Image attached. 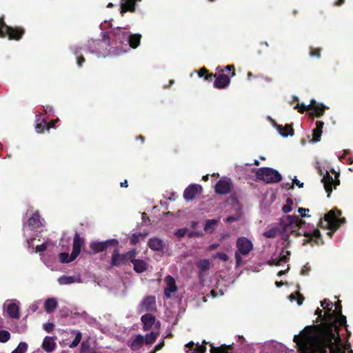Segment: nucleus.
Returning <instances> with one entry per match:
<instances>
[{"instance_id":"1","label":"nucleus","mask_w":353,"mask_h":353,"mask_svg":"<svg viewBox=\"0 0 353 353\" xmlns=\"http://www.w3.org/2000/svg\"><path fill=\"white\" fill-rule=\"evenodd\" d=\"M333 303L328 301L325 310V322L307 326L299 335H294V343L298 346L299 353H341V338L334 336L336 328L334 321L335 312L332 311Z\"/></svg>"},{"instance_id":"2","label":"nucleus","mask_w":353,"mask_h":353,"mask_svg":"<svg viewBox=\"0 0 353 353\" xmlns=\"http://www.w3.org/2000/svg\"><path fill=\"white\" fill-rule=\"evenodd\" d=\"M303 224H305V221L300 219L297 216H284L281 219L279 226L272 228L265 232L263 234L268 238H274L278 235L288 238L289 233L292 234L296 230H299Z\"/></svg>"},{"instance_id":"3","label":"nucleus","mask_w":353,"mask_h":353,"mask_svg":"<svg viewBox=\"0 0 353 353\" xmlns=\"http://www.w3.org/2000/svg\"><path fill=\"white\" fill-rule=\"evenodd\" d=\"M341 211L337 208L330 210L319 221L318 226L326 232V234L332 236L334 232L345 222L344 217L341 218Z\"/></svg>"},{"instance_id":"4","label":"nucleus","mask_w":353,"mask_h":353,"mask_svg":"<svg viewBox=\"0 0 353 353\" xmlns=\"http://www.w3.org/2000/svg\"><path fill=\"white\" fill-rule=\"evenodd\" d=\"M255 170V176L256 179L263 181L266 183H275L281 181L282 176L281 174L270 168H260L254 169L252 172Z\"/></svg>"},{"instance_id":"5","label":"nucleus","mask_w":353,"mask_h":353,"mask_svg":"<svg viewBox=\"0 0 353 353\" xmlns=\"http://www.w3.org/2000/svg\"><path fill=\"white\" fill-rule=\"evenodd\" d=\"M45 223V220L41 218L39 210L34 211L23 225L24 234L26 232H32L35 230L44 228Z\"/></svg>"},{"instance_id":"6","label":"nucleus","mask_w":353,"mask_h":353,"mask_svg":"<svg viewBox=\"0 0 353 353\" xmlns=\"http://www.w3.org/2000/svg\"><path fill=\"white\" fill-rule=\"evenodd\" d=\"M137 252L135 250H132L129 252L122 254H119L118 251L115 250L112 255V265L114 266H121L132 261L136 256Z\"/></svg>"},{"instance_id":"7","label":"nucleus","mask_w":353,"mask_h":353,"mask_svg":"<svg viewBox=\"0 0 353 353\" xmlns=\"http://www.w3.org/2000/svg\"><path fill=\"white\" fill-rule=\"evenodd\" d=\"M47 230L43 228L39 230H35L32 232H26L24 236L26 238L27 243H32L33 241H38L41 243H49L47 238Z\"/></svg>"},{"instance_id":"8","label":"nucleus","mask_w":353,"mask_h":353,"mask_svg":"<svg viewBox=\"0 0 353 353\" xmlns=\"http://www.w3.org/2000/svg\"><path fill=\"white\" fill-rule=\"evenodd\" d=\"M339 173H336L335 175V179H333L332 176H330V174L328 173V172H326L325 175L323 176L322 179V182L324 185V188L327 193V197L330 196V194L332 192V185L334 186V188L337 185H339L340 181L339 179Z\"/></svg>"},{"instance_id":"9","label":"nucleus","mask_w":353,"mask_h":353,"mask_svg":"<svg viewBox=\"0 0 353 353\" xmlns=\"http://www.w3.org/2000/svg\"><path fill=\"white\" fill-rule=\"evenodd\" d=\"M157 302L155 296L148 295L143 298L139 305V312H156Z\"/></svg>"},{"instance_id":"10","label":"nucleus","mask_w":353,"mask_h":353,"mask_svg":"<svg viewBox=\"0 0 353 353\" xmlns=\"http://www.w3.org/2000/svg\"><path fill=\"white\" fill-rule=\"evenodd\" d=\"M81 244H73L72 251L70 255L68 252H62L59 254V260L61 263H69L75 260L80 254Z\"/></svg>"},{"instance_id":"11","label":"nucleus","mask_w":353,"mask_h":353,"mask_svg":"<svg viewBox=\"0 0 353 353\" xmlns=\"http://www.w3.org/2000/svg\"><path fill=\"white\" fill-rule=\"evenodd\" d=\"M237 250L235 252L236 266L239 267L243 263L241 256H247L253 250V244H236Z\"/></svg>"},{"instance_id":"12","label":"nucleus","mask_w":353,"mask_h":353,"mask_svg":"<svg viewBox=\"0 0 353 353\" xmlns=\"http://www.w3.org/2000/svg\"><path fill=\"white\" fill-rule=\"evenodd\" d=\"M5 37H8L10 40H20L25 34V29L20 26H6Z\"/></svg>"},{"instance_id":"13","label":"nucleus","mask_w":353,"mask_h":353,"mask_svg":"<svg viewBox=\"0 0 353 353\" xmlns=\"http://www.w3.org/2000/svg\"><path fill=\"white\" fill-rule=\"evenodd\" d=\"M310 110H312L309 112L310 117L314 119V117H320L323 115L325 109L327 108L323 105V103H317L314 99H312L310 101V104L308 105Z\"/></svg>"},{"instance_id":"14","label":"nucleus","mask_w":353,"mask_h":353,"mask_svg":"<svg viewBox=\"0 0 353 353\" xmlns=\"http://www.w3.org/2000/svg\"><path fill=\"white\" fill-rule=\"evenodd\" d=\"M233 187L230 179H220L215 185V192L219 194H228Z\"/></svg>"},{"instance_id":"15","label":"nucleus","mask_w":353,"mask_h":353,"mask_svg":"<svg viewBox=\"0 0 353 353\" xmlns=\"http://www.w3.org/2000/svg\"><path fill=\"white\" fill-rule=\"evenodd\" d=\"M290 256V252L287 250L286 247L282 248L281 252L278 257L272 258L268 264L270 265H280L281 263H286Z\"/></svg>"},{"instance_id":"16","label":"nucleus","mask_w":353,"mask_h":353,"mask_svg":"<svg viewBox=\"0 0 353 353\" xmlns=\"http://www.w3.org/2000/svg\"><path fill=\"white\" fill-rule=\"evenodd\" d=\"M199 189H201V186L196 184H191L186 188L183 192V198L185 201H192L197 194Z\"/></svg>"},{"instance_id":"17","label":"nucleus","mask_w":353,"mask_h":353,"mask_svg":"<svg viewBox=\"0 0 353 353\" xmlns=\"http://www.w3.org/2000/svg\"><path fill=\"white\" fill-rule=\"evenodd\" d=\"M230 83V78L225 74H217L214 81V87L217 89H224Z\"/></svg>"},{"instance_id":"18","label":"nucleus","mask_w":353,"mask_h":353,"mask_svg":"<svg viewBox=\"0 0 353 353\" xmlns=\"http://www.w3.org/2000/svg\"><path fill=\"white\" fill-rule=\"evenodd\" d=\"M166 288L164 289V294L167 298L170 297V294L176 292L177 287L174 279L170 275L165 277Z\"/></svg>"},{"instance_id":"19","label":"nucleus","mask_w":353,"mask_h":353,"mask_svg":"<svg viewBox=\"0 0 353 353\" xmlns=\"http://www.w3.org/2000/svg\"><path fill=\"white\" fill-rule=\"evenodd\" d=\"M141 0H121V14L123 16L127 12H134L136 10V3Z\"/></svg>"},{"instance_id":"20","label":"nucleus","mask_w":353,"mask_h":353,"mask_svg":"<svg viewBox=\"0 0 353 353\" xmlns=\"http://www.w3.org/2000/svg\"><path fill=\"white\" fill-rule=\"evenodd\" d=\"M141 321L143 323V330L148 331L156 323V317L150 313H147L141 316Z\"/></svg>"},{"instance_id":"21","label":"nucleus","mask_w":353,"mask_h":353,"mask_svg":"<svg viewBox=\"0 0 353 353\" xmlns=\"http://www.w3.org/2000/svg\"><path fill=\"white\" fill-rule=\"evenodd\" d=\"M112 34L115 38L116 43L119 44L123 43L125 41H127L129 37L127 32L124 31L121 28H117L116 29H114Z\"/></svg>"},{"instance_id":"22","label":"nucleus","mask_w":353,"mask_h":353,"mask_svg":"<svg viewBox=\"0 0 353 353\" xmlns=\"http://www.w3.org/2000/svg\"><path fill=\"white\" fill-rule=\"evenodd\" d=\"M42 347L47 352H52L56 347V343L53 337L45 336L42 343Z\"/></svg>"},{"instance_id":"23","label":"nucleus","mask_w":353,"mask_h":353,"mask_svg":"<svg viewBox=\"0 0 353 353\" xmlns=\"http://www.w3.org/2000/svg\"><path fill=\"white\" fill-rule=\"evenodd\" d=\"M339 316L336 317V314L334 316V321H336V328L333 330V333L336 337L339 336V328L337 324L339 323L341 326L345 325L347 324V318L342 314H339Z\"/></svg>"},{"instance_id":"24","label":"nucleus","mask_w":353,"mask_h":353,"mask_svg":"<svg viewBox=\"0 0 353 353\" xmlns=\"http://www.w3.org/2000/svg\"><path fill=\"white\" fill-rule=\"evenodd\" d=\"M133 263L134 270L136 272L141 273L144 272L148 269V264L144 261L140 259H136L135 257L132 261Z\"/></svg>"},{"instance_id":"25","label":"nucleus","mask_w":353,"mask_h":353,"mask_svg":"<svg viewBox=\"0 0 353 353\" xmlns=\"http://www.w3.org/2000/svg\"><path fill=\"white\" fill-rule=\"evenodd\" d=\"M196 267L199 269L200 276L202 272H206L211 268L212 263L208 259H202L196 262Z\"/></svg>"},{"instance_id":"26","label":"nucleus","mask_w":353,"mask_h":353,"mask_svg":"<svg viewBox=\"0 0 353 353\" xmlns=\"http://www.w3.org/2000/svg\"><path fill=\"white\" fill-rule=\"evenodd\" d=\"M234 350L232 345L223 344L219 347L212 346L210 349L211 353H230Z\"/></svg>"},{"instance_id":"27","label":"nucleus","mask_w":353,"mask_h":353,"mask_svg":"<svg viewBox=\"0 0 353 353\" xmlns=\"http://www.w3.org/2000/svg\"><path fill=\"white\" fill-rule=\"evenodd\" d=\"M141 39V34H132L129 35L127 41L132 48L136 49L140 45Z\"/></svg>"},{"instance_id":"28","label":"nucleus","mask_w":353,"mask_h":353,"mask_svg":"<svg viewBox=\"0 0 353 353\" xmlns=\"http://www.w3.org/2000/svg\"><path fill=\"white\" fill-rule=\"evenodd\" d=\"M276 128L280 134L283 137L294 135V129L292 125L286 124L285 126H283L281 125H277Z\"/></svg>"},{"instance_id":"29","label":"nucleus","mask_w":353,"mask_h":353,"mask_svg":"<svg viewBox=\"0 0 353 353\" xmlns=\"http://www.w3.org/2000/svg\"><path fill=\"white\" fill-rule=\"evenodd\" d=\"M144 343L143 335H137L131 342L130 346L132 350H139Z\"/></svg>"},{"instance_id":"30","label":"nucleus","mask_w":353,"mask_h":353,"mask_svg":"<svg viewBox=\"0 0 353 353\" xmlns=\"http://www.w3.org/2000/svg\"><path fill=\"white\" fill-rule=\"evenodd\" d=\"M57 307V302L54 298H50L46 299L44 304L45 310L48 313H51L54 311Z\"/></svg>"},{"instance_id":"31","label":"nucleus","mask_w":353,"mask_h":353,"mask_svg":"<svg viewBox=\"0 0 353 353\" xmlns=\"http://www.w3.org/2000/svg\"><path fill=\"white\" fill-rule=\"evenodd\" d=\"M148 236V232H137L134 233L132 235L130 243H140L141 241H145L146 238Z\"/></svg>"},{"instance_id":"32","label":"nucleus","mask_w":353,"mask_h":353,"mask_svg":"<svg viewBox=\"0 0 353 353\" xmlns=\"http://www.w3.org/2000/svg\"><path fill=\"white\" fill-rule=\"evenodd\" d=\"M7 312L10 317L13 319L19 318V306L17 303H10L8 305Z\"/></svg>"},{"instance_id":"33","label":"nucleus","mask_w":353,"mask_h":353,"mask_svg":"<svg viewBox=\"0 0 353 353\" xmlns=\"http://www.w3.org/2000/svg\"><path fill=\"white\" fill-rule=\"evenodd\" d=\"M303 235L305 238L303 239V243H310L311 241L313 240L314 238L320 239L321 233L318 229L314 230L312 233L309 234L308 232H304Z\"/></svg>"},{"instance_id":"34","label":"nucleus","mask_w":353,"mask_h":353,"mask_svg":"<svg viewBox=\"0 0 353 353\" xmlns=\"http://www.w3.org/2000/svg\"><path fill=\"white\" fill-rule=\"evenodd\" d=\"M158 336L159 332H151L150 333L148 334L145 337H143L145 344L154 343Z\"/></svg>"},{"instance_id":"35","label":"nucleus","mask_w":353,"mask_h":353,"mask_svg":"<svg viewBox=\"0 0 353 353\" xmlns=\"http://www.w3.org/2000/svg\"><path fill=\"white\" fill-rule=\"evenodd\" d=\"M72 333L75 334L76 336H74V340L72 341V343H70V347L74 348L77 347V345L80 343L82 335L81 332L79 330H72Z\"/></svg>"},{"instance_id":"36","label":"nucleus","mask_w":353,"mask_h":353,"mask_svg":"<svg viewBox=\"0 0 353 353\" xmlns=\"http://www.w3.org/2000/svg\"><path fill=\"white\" fill-rule=\"evenodd\" d=\"M218 223L216 219L207 220L204 227V230L207 232H212Z\"/></svg>"},{"instance_id":"37","label":"nucleus","mask_w":353,"mask_h":353,"mask_svg":"<svg viewBox=\"0 0 353 353\" xmlns=\"http://www.w3.org/2000/svg\"><path fill=\"white\" fill-rule=\"evenodd\" d=\"M28 350V344L25 342L19 343L16 349L11 352V353H26Z\"/></svg>"},{"instance_id":"38","label":"nucleus","mask_w":353,"mask_h":353,"mask_svg":"<svg viewBox=\"0 0 353 353\" xmlns=\"http://www.w3.org/2000/svg\"><path fill=\"white\" fill-rule=\"evenodd\" d=\"M10 339V334L8 330H0V343H5Z\"/></svg>"},{"instance_id":"39","label":"nucleus","mask_w":353,"mask_h":353,"mask_svg":"<svg viewBox=\"0 0 353 353\" xmlns=\"http://www.w3.org/2000/svg\"><path fill=\"white\" fill-rule=\"evenodd\" d=\"M293 205V201L290 198H288L285 204L282 208V211L284 213H288L292 211Z\"/></svg>"},{"instance_id":"40","label":"nucleus","mask_w":353,"mask_h":353,"mask_svg":"<svg viewBox=\"0 0 353 353\" xmlns=\"http://www.w3.org/2000/svg\"><path fill=\"white\" fill-rule=\"evenodd\" d=\"M109 244H91V248L95 253L104 251Z\"/></svg>"},{"instance_id":"41","label":"nucleus","mask_w":353,"mask_h":353,"mask_svg":"<svg viewBox=\"0 0 353 353\" xmlns=\"http://www.w3.org/2000/svg\"><path fill=\"white\" fill-rule=\"evenodd\" d=\"M216 70L219 72H221L222 74H223V72L225 71H228V72H232L231 73V76L232 77H234L235 76L236 74V72H235V68H234V65H226L224 69H220V67H218L216 68Z\"/></svg>"},{"instance_id":"42","label":"nucleus","mask_w":353,"mask_h":353,"mask_svg":"<svg viewBox=\"0 0 353 353\" xmlns=\"http://www.w3.org/2000/svg\"><path fill=\"white\" fill-rule=\"evenodd\" d=\"M322 134V130L315 128L312 132V141L314 142L319 141Z\"/></svg>"},{"instance_id":"43","label":"nucleus","mask_w":353,"mask_h":353,"mask_svg":"<svg viewBox=\"0 0 353 353\" xmlns=\"http://www.w3.org/2000/svg\"><path fill=\"white\" fill-rule=\"evenodd\" d=\"M214 259H219L223 262H228L229 261V256L227 254L223 252H217L212 256Z\"/></svg>"},{"instance_id":"44","label":"nucleus","mask_w":353,"mask_h":353,"mask_svg":"<svg viewBox=\"0 0 353 353\" xmlns=\"http://www.w3.org/2000/svg\"><path fill=\"white\" fill-rule=\"evenodd\" d=\"M58 281H59V283L61 285H68L74 282V278L72 276H63Z\"/></svg>"},{"instance_id":"45","label":"nucleus","mask_w":353,"mask_h":353,"mask_svg":"<svg viewBox=\"0 0 353 353\" xmlns=\"http://www.w3.org/2000/svg\"><path fill=\"white\" fill-rule=\"evenodd\" d=\"M321 48H310V55L312 57L320 58L321 57Z\"/></svg>"},{"instance_id":"46","label":"nucleus","mask_w":353,"mask_h":353,"mask_svg":"<svg viewBox=\"0 0 353 353\" xmlns=\"http://www.w3.org/2000/svg\"><path fill=\"white\" fill-rule=\"evenodd\" d=\"M6 26H8L4 21V17L0 18V37H5Z\"/></svg>"},{"instance_id":"47","label":"nucleus","mask_w":353,"mask_h":353,"mask_svg":"<svg viewBox=\"0 0 353 353\" xmlns=\"http://www.w3.org/2000/svg\"><path fill=\"white\" fill-rule=\"evenodd\" d=\"M73 235V232H63L62 236H61V243H63V242H69L72 238V236Z\"/></svg>"},{"instance_id":"48","label":"nucleus","mask_w":353,"mask_h":353,"mask_svg":"<svg viewBox=\"0 0 353 353\" xmlns=\"http://www.w3.org/2000/svg\"><path fill=\"white\" fill-rule=\"evenodd\" d=\"M294 109H298V111L300 112V113H303L305 111H308L310 110V108H309L308 107V105H305L303 103H302L301 105L299 103H297L294 107Z\"/></svg>"},{"instance_id":"49","label":"nucleus","mask_w":353,"mask_h":353,"mask_svg":"<svg viewBox=\"0 0 353 353\" xmlns=\"http://www.w3.org/2000/svg\"><path fill=\"white\" fill-rule=\"evenodd\" d=\"M322 312H323V311L321 310H320L319 308H317L315 312V314L317 315L316 321H321V323L325 322V314L323 315Z\"/></svg>"},{"instance_id":"50","label":"nucleus","mask_w":353,"mask_h":353,"mask_svg":"<svg viewBox=\"0 0 353 353\" xmlns=\"http://www.w3.org/2000/svg\"><path fill=\"white\" fill-rule=\"evenodd\" d=\"M188 232V230L186 229V228H181V229H179L176 232H175V235L176 236H177L179 239H180L181 237H183L184 236L186 233Z\"/></svg>"},{"instance_id":"51","label":"nucleus","mask_w":353,"mask_h":353,"mask_svg":"<svg viewBox=\"0 0 353 353\" xmlns=\"http://www.w3.org/2000/svg\"><path fill=\"white\" fill-rule=\"evenodd\" d=\"M43 329L48 332L50 333L54 329V325L52 323H48L43 325Z\"/></svg>"},{"instance_id":"52","label":"nucleus","mask_w":353,"mask_h":353,"mask_svg":"<svg viewBox=\"0 0 353 353\" xmlns=\"http://www.w3.org/2000/svg\"><path fill=\"white\" fill-rule=\"evenodd\" d=\"M74 236H73V242L72 243H83L84 240L83 238H81L80 236V235L77 232H75L74 234H73Z\"/></svg>"},{"instance_id":"53","label":"nucleus","mask_w":353,"mask_h":353,"mask_svg":"<svg viewBox=\"0 0 353 353\" xmlns=\"http://www.w3.org/2000/svg\"><path fill=\"white\" fill-rule=\"evenodd\" d=\"M47 246L46 244H40L37 245L34 248V252H41L46 250Z\"/></svg>"},{"instance_id":"54","label":"nucleus","mask_w":353,"mask_h":353,"mask_svg":"<svg viewBox=\"0 0 353 353\" xmlns=\"http://www.w3.org/2000/svg\"><path fill=\"white\" fill-rule=\"evenodd\" d=\"M71 50H72V53L76 56V58L78 57L79 55H82L81 48H79V47L71 48Z\"/></svg>"},{"instance_id":"55","label":"nucleus","mask_w":353,"mask_h":353,"mask_svg":"<svg viewBox=\"0 0 353 353\" xmlns=\"http://www.w3.org/2000/svg\"><path fill=\"white\" fill-rule=\"evenodd\" d=\"M310 270V268L308 265V263H306L305 265H303L302 267V269L301 271V274L304 275V276L307 275Z\"/></svg>"},{"instance_id":"56","label":"nucleus","mask_w":353,"mask_h":353,"mask_svg":"<svg viewBox=\"0 0 353 353\" xmlns=\"http://www.w3.org/2000/svg\"><path fill=\"white\" fill-rule=\"evenodd\" d=\"M208 70L206 68L203 67L198 71V75L199 77H205L206 74H208Z\"/></svg>"},{"instance_id":"57","label":"nucleus","mask_w":353,"mask_h":353,"mask_svg":"<svg viewBox=\"0 0 353 353\" xmlns=\"http://www.w3.org/2000/svg\"><path fill=\"white\" fill-rule=\"evenodd\" d=\"M45 128L46 125L43 124L42 123H38L36 125L35 129L38 133H41L43 132Z\"/></svg>"},{"instance_id":"58","label":"nucleus","mask_w":353,"mask_h":353,"mask_svg":"<svg viewBox=\"0 0 353 353\" xmlns=\"http://www.w3.org/2000/svg\"><path fill=\"white\" fill-rule=\"evenodd\" d=\"M149 247L152 250H161L163 248V244H148Z\"/></svg>"},{"instance_id":"59","label":"nucleus","mask_w":353,"mask_h":353,"mask_svg":"<svg viewBox=\"0 0 353 353\" xmlns=\"http://www.w3.org/2000/svg\"><path fill=\"white\" fill-rule=\"evenodd\" d=\"M216 77V74L208 73L204 77V79L208 81H212Z\"/></svg>"},{"instance_id":"60","label":"nucleus","mask_w":353,"mask_h":353,"mask_svg":"<svg viewBox=\"0 0 353 353\" xmlns=\"http://www.w3.org/2000/svg\"><path fill=\"white\" fill-rule=\"evenodd\" d=\"M335 314H342V305L340 301L335 305Z\"/></svg>"},{"instance_id":"61","label":"nucleus","mask_w":353,"mask_h":353,"mask_svg":"<svg viewBox=\"0 0 353 353\" xmlns=\"http://www.w3.org/2000/svg\"><path fill=\"white\" fill-rule=\"evenodd\" d=\"M164 345L165 342L162 340L160 343L156 345V346L154 347V350H153V351L151 352L150 353H156V352L160 350Z\"/></svg>"},{"instance_id":"62","label":"nucleus","mask_w":353,"mask_h":353,"mask_svg":"<svg viewBox=\"0 0 353 353\" xmlns=\"http://www.w3.org/2000/svg\"><path fill=\"white\" fill-rule=\"evenodd\" d=\"M85 61L84 57L82 55H79L77 57V63L79 67H81L83 63Z\"/></svg>"},{"instance_id":"63","label":"nucleus","mask_w":353,"mask_h":353,"mask_svg":"<svg viewBox=\"0 0 353 353\" xmlns=\"http://www.w3.org/2000/svg\"><path fill=\"white\" fill-rule=\"evenodd\" d=\"M296 295L298 296V298H297V304L298 305H301L303 301H304L305 299V297L303 295H302L301 294H300L299 292H296Z\"/></svg>"},{"instance_id":"64","label":"nucleus","mask_w":353,"mask_h":353,"mask_svg":"<svg viewBox=\"0 0 353 353\" xmlns=\"http://www.w3.org/2000/svg\"><path fill=\"white\" fill-rule=\"evenodd\" d=\"M205 347L204 345H200L199 347H197V348L194 350L192 353H205Z\"/></svg>"}]
</instances>
